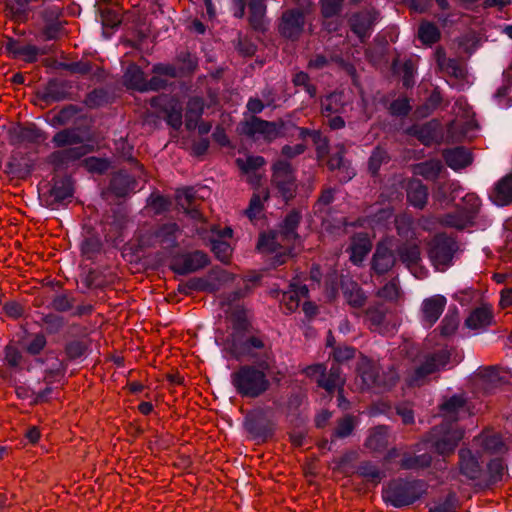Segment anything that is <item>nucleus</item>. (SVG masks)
<instances>
[{"label":"nucleus","instance_id":"nucleus-6","mask_svg":"<svg viewBox=\"0 0 512 512\" xmlns=\"http://www.w3.org/2000/svg\"><path fill=\"white\" fill-rule=\"evenodd\" d=\"M270 406H259L249 410L243 420V427L250 437L265 442L275 435L277 421L269 416Z\"/></svg>","mask_w":512,"mask_h":512},{"label":"nucleus","instance_id":"nucleus-3","mask_svg":"<svg viewBox=\"0 0 512 512\" xmlns=\"http://www.w3.org/2000/svg\"><path fill=\"white\" fill-rule=\"evenodd\" d=\"M269 361L262 358L258 363L243 364L231 373V384L236 393L246 399H257L263 396L271 387L267 371Z\"/></svg>","mask_w":512,"mask_h":512},{"label":"nucleus","instance_id":"nucleus-54","mask_svg":"<svg viewBox=\"0 0 512 512\" xmlns=\"http://www.w3.org/2000/svg\"><path fill=\"white\" fill-rule=\"evenodd\" d=\"M82 112V108L69 104L64 106L56 115L52 118L53 125L64 126L68 124L76 115Z\"/></svg>","mask_w":512,"mask_h":512},{"label":"nucleus","instance_id":"nucleus-51","mask_svg":"<svg viewBox=\"0 0 512 512\" xmlns=\"http://www.w3.org/2000/svg\"><path fill=\"white\" fill-rule=\"evenodd\" d=\"M207 279L209 280L210 284L217 287V291H219L222 285L233 282L235 276L225 269L220 267H213L208 272Z\"/></svg>","mask_w":512,"mask_h":512},{"label":"nucleus","instance_id":"nucleus-8","mask_svg":"<svg viewBox=\"0 0 512 512\" xmlns=\"http://www.w3.org/2000/svg\"><path fill=\"white\" fill-rule=\"evenodd\" d=\"M47 187L46 192L39 194V199L49 209L66 206L74 196V181L70 175L53 176Z\"/></svg>","mask_w":512,"mask_h":512},{"label":"nucleus","instance_id":"nucleus-53","mask_svg":"<svg viewBox=\"0 0 512 512\" xmlns=\"http://www.w3.org/2000/svg\"><path fill=\"white\" fill-rule=\"evenodd\" d=\"M443 165L440 161L429 160L418 164L417 173L425 179H436L442 172Z\"/></svg>","mask_w":512,"mask_h":512},{"label":"nucleus","instance_id":"nucleus-24","mask_svg":"<svg viewBox=\"0 0 512 512\" xmlns=\"http://www.w3.org/2000/svg\"><path fill=\"white\" fill-rule=\"evenodd\" d=\"M420 450V445H416L415 452H420ZM432 460L433 458L428 452L421 454L404 452L399 465L403 470H419L430 467Z\"/></svg>","mask_w":512,"mask_h":512},{"label":"nucleus","instance_id":"nucleus-47","mask_svg":"<svg viewBox=\"0 0 512 512\" xmlns=\"http://www.w3.org/2000/svg\"><path fill=\"white\" fill-rule=\"evenodd\" d=\"M280 234L276 230H270L268 233H261L257 243V249L276 253L280 250L281 245L278 242Z\"/></svg>","mask_w":512,"mask_h":512},{"label":"nucleus","instance_id":"nucleus-34","mask_svg":"<svg viewBox=\"0 0 512 512\" xmlns=\"http://www.w3.org/2000/svg\"><path fill=\"white\" fill-rule=\"evenodd\" d=\"M252 287L246 283L243 287H239L233 291L226 292L221 296V305L229 308L231 324H233V312L236 307L247 309L244 305L238 302L251 293Z\"/></svg>","mask_w":512,"mask_h":512},{"label":"nucleus","instance_id":"nucleus-44","mask_svg":"<svg viewBox=\"0 0 512 512\" xmlns=\"http://www.w3.org/2000/svg\"><path fill=\"white\" fill-rule=\"evenodd\" d=\"M248 7V22L251 28L256 32H265L267 29L264 20L266 13V5H248Z\"/></svg>","mask_w":512,"mask_h":512},{"label":"nucleus","instance_id":"nucleus-11","mask_svg":"<svg viewBox=\"0 0 512 512\" xmlns=\"http://www.w3.org/2000/svg\"><path fill=\"white\" fill-rule=\"evenodd\" d=\"M208 264V255L201 250H195L173 259L170 269L178 275H188L206 267Z\"/></svg>","mask_w":512,"mask_h":512},{"label":"nucleus","instance_id":"nucleus-25","mask_svg":"<svg viewBox=\"0 0 512 512\" xmlns=\"http://www.w3.org/2000/svg\"><path fill=\"white\" fill-rule=\"evenodd\" d=\"M492 323L493 311L486 305L475 308L465 319V326L471 330L486 329Z\"/></svg>","mask_w":512,"mask_h":512},{"label":"nucleus","instance_id":"nucleus-58","mask_svg":"<svg viewBox=\"0 0 512 512\" xmlns=\"http://www.w3.org/2000/svg\"><path fill=\"white\" fill-rule=\"evenodd\" d=\"M266 161L262 156L250 155L243 160L241 158L236 159V164L243 173H250L259 170L265 165Z\"/></svg>","mask_w":512,"mask_h":512},{"label":"nucleus","instance_id":"nucleus-17","mask_svg":"<svg viewBox=\"0 0 512 512\" xmlns=\"http://www.w3.org/2000/svg\"><path fill=\"white\" fill-rule=\"evenodd\" d=\"M359 376L362 384L367 389H388L391 383L386 380V377L380 373V368L372 362L363 363L359 367Z\"/></svg>","mask_w":512,"mask_h":512},{"label":"nucleus","instance_id":"nucleus-5","mask_svg":"<svg viewBox=\"0 0 512 512\" xmlns=\"http://www.w3.org/2000/svg\"><path fill=\"white\" fill-rule=\"evenodd\" d=\"M427 491L428 484L423 479L398 477L383 486L381 494L386 506L402 509L419 501Z\"/></svg>","mask_w":512,"mask_h":512},{"label":"nucleus","instance_id":"nucleus-61","mask_svg":"<svg viewBox=\"0 0 512 512\" xmlns=\"http://www.w3.org/2000/svg\"><path fill=\"white\" fill-rule=\"evenodd\" d=\"M441 102L442 97L440 92L434 90L431 92L426 102L420 107H418L417 113L422 117H426L430 115L441 104Z\"/></svg>","mask_w":512,"mask_h":512},{"label":"nucleus","instance_id":"nucleus-49","mask_svg":"<svg viewBox=\"0 0 512 512\" xmlns=\"http://www.w3.org/2000/svg\"><path fill=\"white\" fill-rule=\"evenodd\" d=\"M389 159V155L384 148L380 146L375 147L368 159V171L370 174L377 176L381 165L387 163Z\"/></svg>","mask_w":512,"mask_h":512},{"label":"nucleus","instance_id":"nucleus-64","mask_svg":"<svg viewBox=\"0 0 512 512\" xmlns=\"http://www.w3.org/2000/svg\"><path fill=\"white\" fill-rule=\"evenodd\" d=\"M296 181L297 178L292 179L287 183L283 182L277 186H274L279 197H281L286 204L292 201L296 196L298 187Z\"/></svg>","mask_w":512,"mask_h":512},{"label":"nucleus","instance_id":"nucleus-13","mask_svg":"<svg viewBox=\"0 0 512 512\" xmlns=\"http://www.w3.org/2000/svg\"><path fill=\"white\" fill-rule=\"evenodd\" d=\"M378 17L379 12L375 9L357 12L351 16L349 20L351 31L361 43H365L370 37Z\"/></svg>","mask_w":512,"mask_h":512},{"label":"nucleus","instance_id":"nucleus-4","mask_svg":"<svg viewBox=\"0 0 512 512\" xmlns=\"http://www.w3.org/2000/svg\"><path fill=\"white\" fill-rule=\"evenodd\" d=\"M462 361L456 348L448 345L422 352L418 355V365L410 373L408 383L411 386L423 385L429 376L451 369Z\"/></svg>","mask_w":512,"mask_h":512},{"label":"nucleus","instance_id":"nucleus-18","mask_svg":"<svg viewBox=\"0 0 512 512\" xmlns=\"http://www.w3.org/2000/svg\"><path fill=\"white\" fill-rule=\"evenodd\" d=\"M458 466L461 475L468 480H477L483 473L482 465L478 457L468 448H461L458 451Z\"/></svg>","mask_w":512,"mask_h":512},{"label":"nucleus","instance_id":"nucleus-40","mask_svg":"<svg viewBox=\"0 0 512 512\" xmlns=\"http://www.w3.org/2000/svg\"><path fill=\"white\" fill-rule=\"evenodd\" d=\"M342 382L341 368L337 363H332L328 375L326 374V376L316 380L317 385L325 389L328 393H333L336 387Z\"/></svg>","mask_w":512,"mask_h":512},{"label":"nucleus","instance_id":"nucleus-2","mask_svg":"<svg viewBox=\"0 0 512 512\" xmlns=\"http://www.w3.org/2000/svg\"><path fill=\"white\" fill-rule=\"evenodd\" d=\"M90 137L82 134L79 128H65L54 134L51 142L61 148L52 152L48 161L55 168H66L70 164L94 151V145L87 143Z\"/></svg>","mask_w":512,"mask_h":512},{"label":"nucleus","instance_id":"nucleus-36","mask_svg":"<svg viewBox=\"0 0 512 512\" xmlns=\"http://www.w3.org/2000/svg\"><path fill=\"white\" fill-rule=\"evenodd\" d=\"M102 250L103 242L100 236L93 231H90L89 235L84 237L80 243L81 255L89 261H94Z\"/></svg>","mask_w":512,"mask_h":512},{"label":"nucleus","instance_id":"nucleus-31","mask_svg":"<svg viewBox=\"0 0 512 512\" xmlns=\"http://www.w3.org/2000/svg\"><path fill=\"white\" fill-rule=\"evenodd\" d=\"M180 231L179 225L175 222H168L154 227V235L158 243L165 244L168 248H177V234Z\"/></svg>","mask_w":512,"mask_h":512},{"label":"nucleus","instance_id":"nucleus-59","mask_svg":"<svg viewBox=\"0 0 512 512\" xmlns=\"http://www.w3.org/2000/svg\"><path fill=\"white\" fill-rule=\"evenodd\" d=\"M411 110L412 107L407 97H399L393 100L388 107L390 115L394 117H406Z\"/></svg>","mask_w":512,"mask_h":512},{"label":"nucleus","instance_id":"nucleus-63","mask_svg":"<svg viewBox=\"0 0 512 512\" xmlns=\"http://www.w3.org/2000/svg\"><path fill=\"white\" fill-rule=\"evenodd\" d=\"M84 165L91 173L104 174L110 167V161L106 158L91 156L84 160Z\"/></svg>","mask_w":512,"mask_h":512},{"label":"nucleus","instance_id":"nucleus-26","mask_svg":"<svg viewBox=\"0 0 512 512\" xmlns=\"http://www.w3.org/2000/svg\"><path fill=\"white\" fill-rule=\"evenodd\" d=\"M137 186L136 179L126 171L116 172L110 181V190L117 197H125L134 191Z\"/></svg>","mask_w":512,"mask_h":512},{"label":"nucleus","instance_id":"nucleus-42","mask_svg":"<svg viewBox=\"0 0 512 512\" xmlns=\"http://www.w3.org/2000/svg\"><path fill=\"white\" fill-rule=\"evenodd\" d=\"M459 325V313L456 306L450 307L442 319L438 329L444 337L451 336L455 333Z\"/></svg>","mask_w":512,"mask_h":512},{"label":"nucleus","instance_id":"nucleus-38","mask_svg":"<svg viewBox=\"0 0 512 512\" xmlns=\"http://www.w3.org/2000/svg\"><path fill=\"white\" fill-rule=\"evenodd\" d=\"M272 185L277 186L283 182L287 183L296 178L295 170L291 163L279 159L272 165Z\"/></svg>","mask_w":512,"mask_h":512},{"label":"nucleus","instance_id":"nucleus-12","mask_svg":"<svg viewBox=\"0 0 512 512\" xmlns=\"http://www.w3.org/2000/svg\"><path fill=\"white\" fill-rule=\"evenodd\" d=\"M305 26V12L301 8H291L283 12L279 25L280 34L288 39H298Z\"/></svg>","mask_w":512,"mask_h":512},{"label":"nucleus","instance_id":"nucleus-62","mask_svg":"<svg viewBox=\"0 0 512 512\" xmlns=\"http://www.w3.org/2000/svg\"><path fill=\"white\" fill-rule=\"evenodd\" d=\"M205 107L206 104L202 97L192 96L187 101L185 116L201 118Z\"/></svg>","mask_w":512,"mask_h":512},{"label":"nucleus","instance_id":"nucleus-50","mask_svg":"<svg viewBox=\"0 0 512 512\" xmlns=\"http://www.w3.org/2000/svg\"><path fill=\"white\" fill-rule=\"evenodd\" d=\"M30 2L31 0H6L5 7L15 18L23 20L32 10Z\"/></svg>","mask_w":512,"mask_h":512},{"label":"nucleus","instance_id":"nucleus-48","mask_svg":"<svg viewBox=\"0 0 512 512\" xmlns=\"http://www.w3.org/2000/svg\"><path fill=\"white\" fill-rule=\"evenodd\" d=\"M507 465L501 458H493L487 464L488 485H494L502 480Z\"/></svg>","mask_w":512,"mask_h":512},{"label":"nucleus","instance_id":"nucleus-56","mask_svg":"<svg viewBox=\"0 0 512 512\" xmlns=\"http://www.w3.org/2000/svg\"><path fill=\"white\" fill-rule=\"evenodd\" d=\"M355 429L354 418L351 415H345L337 422V427L332 433L335 438L344 439L349 437Z\"/></svg>","mask_w":512,"mask_h":512},{"label":"nucleus","instance_id":"nucleus-32","mask_svg":"<svg viewBox=\"0 0 512 512\" xmlns=\"http://www.w3.org/2000/svg\"><path fill=\"white\" fill-rule=\"evenodd\" d=\"M438 123L431 120L422 125H413L409 129V134L417 138L423 145H432L437 138Z\"/></svg>","mask_w":512,"mask_h":512},{"label":"nucleus","instance_id":"nucleus-16","mask_svg":"<svg viewBox=\"0 0 512 512\" xmlns=\"http://www.w3.org/2000/svg\"><path fill=\"white\" fill-rule=\"evenodd\" d=\"M72 87V82L69 80L52 78L44 86L39 96L45 103L60 102L70 99Z\"/></svg>","mask_w":512,"mask_h":512},{"label":"nucleus","instance_id":"nucleus-21","mask_svg":"<svg viewBox=\"0 0 512 512\" xmlns=\"http://www.w3.org/2000/svg\"><path fill=\"white\" fill-rule=\"evenodd\" d=\"M463 436V430L459 428H450L432 443V447L440 455L444 456L451 454L454 452Z\"/></svg>","mask_w":512,"mask_h":512},{"label":"nucleus","instance_id":"nucleus-20","mask_svg":"<svg viewBox=\"0 0 512 512\" xmlns=\"http://www.w3.org/2000/svg\"><path fill=\"white\" fill-rule=\"evenodd\" d=\"M489 199L499 207L512 204V174L503 176L494 184Z\"/></svg>","mask_w":512,"mask_h":512},{"label":"nucleus","instance_id":"nucleus-29","mask_svg":"<svg viewBox=\"0 0 512 512\" xmlns=\"http://www.w3.org/2000/svg\"><path fill=\"white\" fill-rule=\"evenodd\" d=\"M406 193L410 205L418 209L425 207L428 199V189L420 180L413 179L409 181Z\"/></svg>","mask_w":512,"mask_h":512},{"label":"nucleus","instance_id":"nucleus-45","mask_svg":"<svg viewBox=\"0 0 512 512\" xmlns=\"http://www.w3.org/2000/svg\"><path fill=\"white\" fill-rule=\"evenodd\" d=\"M110 102V96L107 89L103 87L94 88L85 99L84 104L90 109H96L107 105Z\"/></svg>","mask_w":512,"mask_h":512},{"label":"nucleus","instance_id":"nucleus-37","mask_svg":"<svg viewBox=\"0 0 512 512\" xmlns=\"http://www.w3.org/2000/svg\"><path fill=\"white\" fill-rule=\"evenodd\" d=\"M388 445V429L386 426L379 425L370 430L365 440V446L375 452H381Z\"/></svg>","mask_w":512,"mask_h":512},{"label":"nucleus","instance_id":"nucleus-33","mask_svg":"<svg viewBox=\"0 0 512 512\" xmlns=\"http://www.w3.org/2000/svg\"><path fill=\"white\" fill-rule=\"evenodd\" d=\"M34 170V163L25 157L12 156L5 165V172L13 177L25 179Z\"/></svg>","mask_w":512,"mask_h":512},{"label":"nucleus","instance_id":"nucleus-10","mask_svg":"<svg viewBox=\"0 0 512 512\" xmlns=\"http://www.w3.org/2000/svg\"><path fill=\"white\" fill-rule=\"evenodd\" d=\"M397 263L398 258L392 241L388 239L378 241L370 261L371 271L377 276H384L391 272Z\"/></svg>","mask_w":512,"mask_h":512},{"label":"nucleus","instance_id":"nucleus-35","mask_svg":"<svg viewBox=\"0 0 512 512\" xmlns=\"http://www.w3.org/2000/svg\"><path fill=\"white\" fill-rule=\"evenodd\" d=\"M145 80L146 77L144 71L135 63L128 65L123 74V84L129 90H135L142 93Z\"/></svg>","mask_w":512,"mask_h":512},{"label":"nucleus","instance_id":"nucleus-43","mask_svg":"<svg viewBox=\"0 0 512 512\" xmlns=\"http://www.w3.org/2000/svg\"><path fill=\"white\" fill-rule=\"evenodd\" d=\"M440 37V30L434 23L423 21L419 25L418 38L423 44L431 46L438 42Z\"/></svg>","mask_w":512,"mask_h":512},{"label":"nucleus","instance_id":"nucleus-39","mask_svg":"<svg viewBox=\"0 0 512 512\" xmlns=\"http://www.w3.org/2000/svg\"><path fill=\"white\" fill-rule=\"evenodd\" d=\"M175 61L181 77L190 75L195 72L198 67V58L188 50H181L176 54Z\"/></svg>","mask_w":512,"mask_h":512},{"label":"nucleus","instance_id":"nucleus-28","mask_svg":"<svg viewBox=\"0 0 512 512\" xmlns=\"http://www.w3.org/2000/svg\"><path fill=\"white\" fill-rule=\"evenodd\" d=\"M340 286L343 296L350 306L361 308L365 304L366 296L357 282L348 278H342Z\"/></svg>","mask_w":512,"mask_h":512},{"label":"nucleus","instance_id":"nucleus-19","mask_svg":"<svg viewBox=\"0 0 512 512\" xmlns=\"http://www.w3.org/2000/svg\"><path fill=\"white\" fill-rule=\"evenodd\" d=\"M301 220L302 214L298 209H292L286 214L276 229L283 241L295 242L300 238L299 234L297 233V229Z\"/></svg>","mask_w":512,"mask_h":512},{"label":"nucleus","instance_id":"nucleus-46","mask_svg":"<svg viewBox=\"0 0 512 512\" xmlns=\"http://www.w3.org/2000/svg\"><path fill=\"white\" fill-rule=\"evenodd\" d=\"M89 342L83 339L68 341L65 344L64 351L70 361L84 357L89 350Z\"/></svg>","mask_w":512,"mask_h":512},{"label":"nucleus","instance_id":"nucleus-23","mask_svg":"<svg viewBox=\"0 0 512 512\" xmlns=\"http://www.w3.org/2000/svg\"><path fill=\"white\" fill-rule=\"evenodd\" d=\"M445 163L451 169L457 171L467 167L472 163V154L464 146H456L443 151Z\"/></svg>","mask_w":512,"mask_h":512},{"label":"nucleus","instance_id":"nucleus-9","mask_svg":"<svg viewBox=\"0 0 512 512\" xmlns=\"http://www.w3.org/2000/svg\"><path fill=\"white\" fill-rule=\"evenodd\" d=\"M284 126L283 121H267L258 116H251L250 119L240 123L239 130L249 138L261 135L265 140L272 141L283 135Z\"/></svg>","mask_w":512,"mask_h":512},{"label":"nucleus","instance_id":"nucleus-14","mask_svg":"<svg viewBox=\"0 0 512 512\" xmlns=\"http://www.w3.org/2000/svg\"><path fill=\"white\" fill-rule=\"evenodd\" d=\"M8 134L12 144H39L46 139V133L34 123H29L28 125L18 124L10 128Z\"/></svg>","mask_w":512,"mask_h":512},{"label":"nucleus","instance_id":"nucleus-41","mask_svg":"<svg viewBox=\"0 0 512 512\" xmlns=\"http://www.w3.org/2000/svg\"><path fill=\"white\" fill-rule=\"evenodd\" d=\"M356 473L376 485L385 477V473L381 471L375 463L369 460L360 462Z\"/></svg>","mask_w":512,"mask_h":512},{"label":"nucleus","instance_id":"nucleus-7","mask_svg":"<svg viewBox=\"0 0 512 512\" xmlns=\"http://www.w3.org/2000/svg\"><path fill=\"white\" fill-rule=\"evenodd\" d=\"M459 250L456 239L441 232L433 236L428 244V256L437 271L444 272L453 265L455 254Z\"/></svg>","mask_w":512,"mask_h":512},{"label":"nucleus","instance_id":"nucleus-55","mask_svg":"<svg viewBox=\"0 0 512 512\" xmlns=\"http://www.w3.org/2000/svg\"><path fill=\"white\" fill-rule=\"evenodd\" d=\"M75 298L67 293L56 294L53 296L49 308L59 313H64L74 308Z\"/></svg>","mask_w":512,"mask_h":512},{"label":"nucleus","instance_id":"nucleus-57","mask_svg":"<svg viewBox=\"0 0 512 512\" xmlns=\"http://www.w3.org/2000/svg\"><path fill=\"white\" fill-rule=\"evenodd\" d=\"M458 497L454 491H450L443 501L436 502L428 512H456Z\"/></svg>","mask_w":512,"mask_h":512},{"label":"nucleus","instance_id":"nucleus-27","mask_svg":"<svg viewBox=\"0 0 512 512\" xmlns=\"http://www.w3.org/2000/svg\"><path fill=\"white\" fill-rule=\"evenodd\" d=\"M164 113V119L172 129L178 131L183 124V107L180 101L175 97H170L161 107Z\"/></svg>","mask_w":512,"mask_h":512},{"label":"nucleus","instance_id":"nucleus-22","mask_svg":"<svg viewBox=\"0 0 512 512\" xmlns=\"http://www.w3.org/2000/svg\"><path fill=\"white\" fill-rule=\"evenodd\" d=\"M395 253L400 261L407 269L418 266L422 260L421 249L417 243L402 242L395 248Z\"/></svg>","mask_w":512,"mask_h":512},{"label":"nucleus","instance_id":"nucleus-15","mask_svg":"<svg viewBox=\"0 0 512 512\" xmlns=\"http://www.w3.org/2000/svg\"><path fill=\"white\" fill-rule=\"evenodd\" d=\"M447 299L443 295H434L423 300L421 304V323L431 328L443 313Z\"/></svg>","mask_w":512,"mask_h":512},{"label":"nucleus","instance_id":"nucleus-30","mask_svg":"<svg viewBox=\"0 0 512 512\" xmlns=\"http://www.w3.org/2000/svg\"><path fill=\"white\" fill-rule=\"evenodd\" d=\"M474 219V208H472L471 211H463L460 208L456 212H451L443 215L441 222L445 226L456 228L458 230H463L467 226L473 224Z\"/></svg>","mask_w":512,"mask_h":512},{"label":"nucleus","instance_id":"nucleus-52","mask_svg":"<svg viewBox=\"0 0 512 512\" xmlns=\"http://www.w3.org/2000/svg\"><path fill=\"white\" fill-rule=\"evenodd\" d=\"M321 16L331 19L340 16L343 11L344 0H319Z\"/></svg>","mask_w":512,"mask_h":512},{"label":"nucleus","instance_id":"nucleus-60","mask_svg":"<svg viewBox=\"0 0 512 512\" xmlns=\"http://www.w3.org/2000/svg\"><path fill=\"white\" fill-rule=\"evenodd\" d=\"M42 322L46 325L48 334H56L65 326V319L55 313L44 314L41 318Z\"/></svg>","mask_w":512,"mask_h":512},{"label":"nucleus","instance_id":"nucleus-1","mask_svg":"<svg viewBox=\"0 0 512 512\" xmlns=\"http://www.w3.org/2000/svg\"><path fill=\"white\" fill-rule=\"evenodd\" d=\"M267 336L254 327L248 316V309L236 307L233 312L231 332L224 340V351L235 361L250 360L258 363L259 359L269 361Z\"/></svg>","mask_w":512,"mask_h":512}]
</instances>
